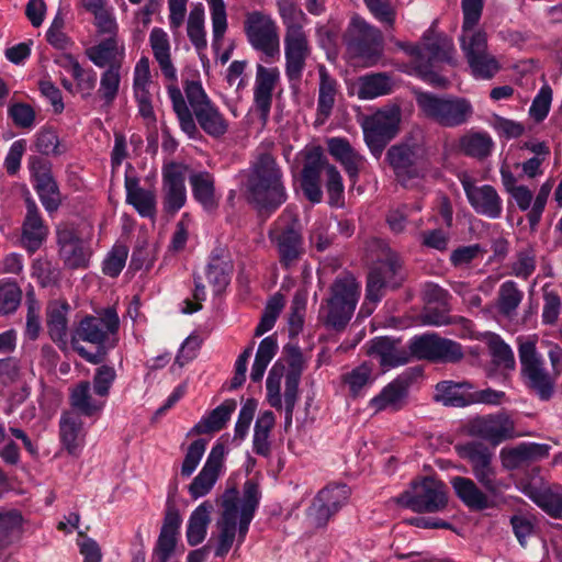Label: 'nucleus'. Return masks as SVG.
Returning a JSON list of instances; mask_svg holds the SVG:
<instances>
[{
    "label": "nucleus",
    "instance_id": "nucleus-63",
    "mask_svg": "<svg viewBox=\"0 0 562 562\" xmlns=\"http://www.w3.org/2000/svg\"><path fill=\"white\" fill-rule=\"evenodd\" d=\"M206 449V441L204 439L194 440L188 448L181 465V475L189 477L196 470L200 461Z\"/></svg>",
    "mask_w": 562,
    "mask_h": 562
},
{
    "label": "nucleus",
    "instance_id": "nucleus-52",
    "mask_svg": "<svg viewBox=\"0 0 562 562\" xmlns=\"http://www.w3.org/2000/svg\"><path fill=\"white\" fill-rule=\"evenodd\" d=\"M61 66L74 77L77 81V87L82 91L83 97L91 94L95 87L97 74L90 69L85 70L80 64L70 55L63 58Z\"/></svg>",
    "mask_w": 562,
    "mask_h": 562
},
{
    "label": "nucleus",
    "instance_id": "nucleus-42",
    "mask_svg": "<svg viewBox=\"0 0 562 562\" xmlns=\"http://www.w3.org/2000/svg\"><path fill=\"white\" fill-rule=\"evenodd\" d=\"M236 401L226 400L207 416L203 417L194 427L196 434H211L220 431L229 420L233 412L236 409Z\"/></svg>",
    "mask_w": 562,
    "mask_h": 562
},
{
    "label": "nucleus",
    "instance_id": "nucleus-29",
    "mask_svg": "<svg viewBox=\"0 0 562 562\" xmlns=\"http://www.w3.org/2000/svg\"><path fill=\"white\" fill-rule=\"evenodd\" d=\"M368 353L379 360L383 368H394L409 361V349L391 337H375L370 341Z\"/></svg>",
    "mask_w": 562,
    "mask_h": 562
},
{
    "label": "nucleus",
    "instance_id": "nucleus-57",
    "mask_svg": "<svg viewBox=\"0 0 562 562\" xmlns=\"http://www.w3.org/2000/svg\"><path fill=\"white\" fill-rule=\"evenodd\" d=\"M536 251L532 247L519 250L509 265V274L527 280L536 270Z\"/></svg>",
    "mask_w": 562,
    "mask_h": 562
},
{
    "label": "nucleus",
    "instance_id": "nucleus-27",
    "mask_svg": "<svg viewBox=\"0 0 562 562\" xmlns=\"http://www.w3.org/2000/svg\"><path fill=\"white\" fill-rule=\"evenodd\" d=\"M328 153L344 167L349 180L356 184L360 171L363 169L366 158L360 155L348 140L331 137L327 140Z\"/></svg>",
    "mask_w": 562,
    "mask_h": 562
},
{
    "label": "nucleus",
    "instance_id": "nucleus-58",
    "mask_svg": "<svg viewBox=\"0 0 562 562\" xmlns=\"http://www.w3.org/2000/svg\"><path fill=\"white\" fill-rule=\"evenodd\" d=\"M22 291L18 283L9 278L0 280V313H13L20 305Z\"/></svg>",
    "mask_w": 562,
    "mask_h": 562
},
{
    "label": "nucleus",
    "instance_id": "nucleus-12",
    "mask_svg": "<svg viewBox=\"0 0 562 562\" xmlns=\"http://www.w3.org/2000/svg\"><path fill=\"white\" fill-rule=\"evenodd\" d=\"M409 358L429 360L432 362H458L463 358L459 342L442 338L435 333L414 336L408 344Z\"/></svg>",
    "mask_w": 562,
    "mask_h": 562
},
{
    "label": "nucleus",
    "instance_id": "nucleus-46",
    "mask_svg": "<svg viewBox=\"0 0 562 562\" xmlns=\"http://www.w3.org/2000/svg\"><path fill=\"white\" fill-rule=\"evenodd\" d=\"M493 148L494 142L486 132H470L460 138V149L471 157L485 158Z\"/></svg>",
    "mask_w": 562,
    "mask_h": 562
},
{
    "label": "nucleus",
    "instance_id": "nucleus-16",
    "mask_svg": "<svg viewBox=\"0 0 562 562\" xmlns=\"http://www.w3.org/2000/svg\"><path fill=\"white\" fill-rule=\"evenodd\" d=\"M350 490L346 484H331L322 488L307 509L308 519L317 527L327 525L348 502Z\"/></svg>",
    "mask_w": 562,
    "mask_h": 562
},
{
    "label": "nucleus",
    "instance_id": "nucleus-13",
    "mask_svg": "<svg viewBox=\"0 0 562 562\" xmlns=\"http://www.w3.org/2000/svg\"><path fill=\"white\" fill-rule=\"evenodd\" d=\"M348 48L366 63L373 64L383 50L382 33L360 16H353L345 34Z\"/></svg>",
    "mask_w": 562,
    "mask_h": 562
},
{
    "label": "nucleus",
    "instance_id": "nucleus-18",
    "mask_svg": "<svg viewBox=\"0 0 562 562\" xmlns=\"http://www.w3.org/2000/svg\"><path fill=\"white\" fill-rule=\"evenodd\" d=\"M467 199L472 209L488 218H499L503 213V200L493 186H477L468 175L460 177Z\"/></svg>",
    "mask_w": 562,
    "mask_h": 562
},
{
    "label": "nucleus",
    "instance_id": "nucleus-7",
    "mask_svg": "<svg viewBox=\"0 0 562 562\" xmlns=\"http://www.w3.org/2000/svg\"><path fill=\"white\" fill-rule=\"evenodd\" d=\"M361 293L360 283L350 273L338 276L329 288L328 297L321 307L325 324L342 329L351 319Z\"/></svg>",
    "mask_w": 562,
    "mask_h": 562
},
{
    "label": "nucleus",
    "instance_id": "nucleus-2",
    "mask_svg": "<svg viewBox=\"0 0 562 562\" xmlns=\"http://www.w3.org/2000/svg\"><path fill=\"white\" fill-rule=\"evenodd\" d=\"M184 92L176 86L168 88L172 109L177 115L181 131L189 138L195 139L200 128L210 137L220 138L228 131L229 123L215 103L209 98L200 81H187Z\"/></svg>",
    "mask_w": 562,
    "mask_h": 562
},
{
    "label": "nucleus",
    "instance_id": "nucleus-10",
    "mask_svg": "<svg viewBox=\"0 0 562 562\" xmlns=\"http://www.w3.org/2000/svg\"><path fill=\"white\" fill-rule=\"evenodd\" d=\"M395 502L415 513L442 512L448 504L446 485L434 477H424L413 482L408 490L395 498Z\"/></svg>",
    "mask_w": 562,
    "mask_h": 562
},
{
    "label": "nucleus",
    "instance_id": "nucleus-28",
    "mask_svg": "<svg viewBox=\"0 0 562 562\" xmlns=\"http://www.w3.org/2000/svg\"><path fill=\"white\" fill-rule=\"evenodd\" d=\"M273 240L280 262L286 268L294 266L304 252L303 238L295 221L281 228Z\"/></svg>",
    "mask_w": 562,
    "mask_h": 562
},
{
    "label": "nucleus",
    "instance_id": "nucleus-6",
    "mask_svg": "<svg viewBox=\"0 0 562 562\" xmlns=\"http://www.w3.org/2000/svg\"><path fill=\"white\" fill-rule=\"evenodd\" d=\"M246 195L259 211L271 212L285 202L282 171L270 154H261L252 164L246 183Z\"/></svg>",
    "mask_w": 562,
    "mask_h": 562
},
{
    "label": "nucleus",
    "instance_id": "nucleus-45",
    "mask_svg": "<svg viewBox=\"0 0 562 562\" xmlns=\"http://www.w3.org/2000/svg\"><path fill=\"white\" fill-rule=\"evenodd\" d=\"M547 449L544 446L538 443H521L516 448L501 452L503 465L507 469H516L525 461L544 456Z\"/></svg>",
    "mask_w": 562,
    "mask_h": 562
},
{
    "label": "nucleus",
    "instance_id": "nucleus-20",
    "mask_svg": "<svg viewBox=\"0 0 562 562\" xmlns=\"http://www.w3.org/2000/svg\"><path fill=\"white\" fill-rule=\"evenodd\" d=\"M226 453L227 450L222 442H216L212 447L203 468L189 485V494L193 499L203 497L212 491L223 471Z\"/></svg>",
    "mask_w": 562,
    "mask_h": 562
},
{
    "label": "nucleus",
    "instance_id": "nucleus-36",
    "mask_svg": "<svg viewBox=\"0 0 562 562\" xmlns=\"http://www.w3.org/2000/svg\"><path fill=\"white\" fill-rule=\"evenodd\" d=\"M70 405L77 412L85 416H93L102 411L105 400L101 398L91 391L88 381H82L70 390Z\"/></svg>",
    "mask_w": 562,
    "mask_h": 562
},
{
    "label": "nucleus",
    "instance_id": "nucleus-5",
    "mask_svg": "<svg viewBox=\"0 0 562 562\" xmlns=\"http://www.w3.org/2000/svg\"><path fill=\"white\" fill-rule=\"evenodd\" d=\"M119 327L120 318L113 307L85 316L72 333L71 346L88 362L101 363L106 350L116 346Z\"/></svg>",
    "mask_w": 562,
    "mask_h": 562
},
{
    "label": "nucleus",
    "instance_id": "nucleus-17",
    "mask_svg": "<svg viewBox=\"0 0 562 562\" xmlns=\"http://www.w3.org/2000/svg\"><path fill=\"white\" fill-rule=\"evenodd\" d=\"M406 52L414 58L415 67L422 63L434 66L438 63L453 64L456 53L450 38L440 34H425L418 45L408 46Z\"/></svg>",
    "mask_w": 562,
    "mask_h": 562
},
{
    "label": "nucleus",
    "instance_id": "nucleus-35",
    "mask_svg": "<svg viewBox=\"0 0 562 562\" xmlns=\"http://www.w3.org/2000/svg\"><path fill=\"white\" fill-rule=\"evenodd\" d=\"M125 188L126 202L133 205L140 216L155 217L157 212L156 192L142 188L137 179L128 177L125 179Z\"/></svg>",
    "mask_w": 562,
    "mask_h": 562
},
{
    "label": "nucleus",
    "instance_id": "nucleus-1",
    "mask_svg": "<svg viewBox=\"0 0 562 562\" xmlns=\"http://www.w3.org/2000/svg\"><path fill=\"white\" fill-rule=\"evenodd\" d=\"M459 456L467 460L476 482L465 476H454L450 483L459 499L470 509L484 510L496 507L504 499L509 482L498 476L493 464V451L481 442H468L457 447Z\"/></svg>",
    "mask_w": 562,
    "mask_h": 562
},
{
    "label": "nucleus",
    "instance_id": "nucleus-33",
    "mask_svg": "<svg viewBox=\"0 0 562 562\" xmlns=\"http://www.w3.org/2000/svg\"><path fill=\"white\" fill-rule=\"evenodd\" d=\"M59 436L65 449L71 456H78L85 445V431L80 416L75 412H65L59 420Z\"/></svg>",
    "mask_w": 562,
    "mask_h": 562
},
{
    "label": "nucleus",
    "instance_id": "nucleus-19",
    "mask_svg": "<svg viewBox=\"0 0 562 562\" xmlns=\"http://www.w3.org/2000/svg\"><path fill=\"white\" fill-rule=\"evenodd\" d=\"M188 169L183 164L171 162L162 170V203L167 213H177L187 202Z\"/></svg>",
    "mask_w": 562,
    "mask_h": 562
},
{
    "label": "nucleus",
    "instance_id": "nucleus-64",
    "mask_svg": "<svg viewBox=\"0 0 562 562\" xmlns=\"http://www.w3.org/2000/svg\"><path fill=\"white\" fill-rule=\"evenodd\" d=\"M116 378V373L113 367L101 366L95 370L93 376V393L94 395L106 398L110 389Z\"/></svg>",
    "mask_w": 562,
    "mask_h": 562
},
{
    "label": "nucleus",
    "instance_id": "nucleus-49",
    "mask_svg": "<svg viewBox=\"0 0 562 562\" xmlns=\"http://www.w3.org/2000/svg\"><path fill=\"white\" fill-rule=\"evenodd\" d=\"M212 22V47L218 52L227 31V12L224 0H206Z\"/></svg>",
    "mask_w": 562,
    "mask_h": 562
},
{
    "label": "nucleus",
    "instance_id": "nucleus-9",
    "mask_svg": "<svg viewBox=\"0 0 562 562\" xmlns=\"http://www.w3.org/2000/svg\"><path fill=\"white\" fill-rule=\"evenodd\" d=\"M416 101L426 117L445 127L460 126L473 114L471 103L464 98H439L429 92H420Z\"/></svg>",
    "mask_w": 562,
    "mask_h": 562
},
{
    "label": "nucleus",
    "instance_id": "nucleus-24",
    "mask_svg": "<svg viewBox=\"0 0 562 562\" xmlns=\"http://www.w3.org/2000/svg\"><path fill=\"white\" fill-rule=\"evenodd\" d=\"M57 244L59 257L64 265L69 269H80L88 267L90 259V248L75 229L70 227H59L57 229Z\"/></svg>",
    "mask_w": 562,
    "mask_h": 562
},
{
    "label": "nucleus",
    "instance_id": "nucleus-14",
    "mask_svg": "<svg viewBox=\"0 0 562 562\" xmlns=\"http://www.w3.org/2000/svg\"><path fill=\"white\" fill-rule=\"evenodd\" d=\"M401 269L398 255L389 247L383 248L381 257L368 276L367 300L376 303L383 296L384 289L397 288L403 280Z\"/></svg>",
    "mask_w": 562,
    "mask_h": 562
},
{
    "label": "nucleus",
    "instance_id": "nucleus-41",
    "mask_svg": "<svg viewBox=\"0 0 562 562\" xmlns=\"http://www.w3.org/2000/svg\"><path fill=\"white\" fill-rule=\"evenodd\" d=\"M212 510V503L206 501L191 513L187 527V540L190 546H196L204 540Z\"/></svg>",
    "mask_w": 562,
    "mask_h": 562
},
{
    "label": "nucleus",
    "instance_id": "nucleus-44",
    "mask_svg": "<svg viewBox=\"0 0 562 562\" xmlns=\"http://www.w3.org/2000/svg\"><path fill=\"white\" fill-rule=\"evenodd\" d=\"M319 89L317 100V112L324 119H327L335 104L337 93V81L327 71L324 65L318 67Z\"/></svg>",
    "mask_w": 562,
    "mask_h": 562
},
{
    "label": "nucleus",
    "instance_id": "nucleus-11",
    "mask_svg": "<svg viewBox=\"0 0 562 562\" xmlns=\"http://www.w3.org/2000/svg\"><path fill=\"white\" fill-rule=\"evenodd\" d=\"M245 33L250 46L267 58L279 57L280 37L277 22L270 14L252 11L246 15Z\"/></svg>",
    "mask_w": 562,
    "mask_h": 562
},
{
    "label": "nucleus",
    "instance_id": "nucleus-60",
    "mask_svg": "<svg viewBox=\"0 0 562 562\" xmlns=\"http://www.w3.org/2000/svg\"><path fill=\"white\" fill-rule=\"evenodd\" d=\"M325 176V188L328 194L329 204L334 206L341 205L345 186L339 170L334 165H326Z\"/></svg>",
    "mask_w": 562,
    "mask_h": 562
},
{
    "label": "nucleus",
    "instance_id": "nucleus-23",
    "mask_svg": "<svg viewBox=\"0 0 562 562\" xmlns=\"http://www.w3.org/2000/svg\"><path fill=\"white\" fill-rule=\"evenodd\" d=\"M471 434L493 445H498L515 437V424L506 413L477 417L471 422Z\"/></svg>",
    "mask_w": 562,
    "mask_h": 562
},
{
    "label": "nucleus",
    "instance_id": "nucleus-59",
    "mask_svg": "<svg viewBox=\"0 0 562 562\" xmlns=\"http://www.w3.org/2000/svg\"><path fill=\"white\" fill-rule=\"evenodd\" d=\"M542 324L549 326L557 325L562 311V300L559 293L552 289H549L548 285H544L542 288Z\"/></svg>",
    "mask_w": 562,
    "mask_h": 562
},
{
    "label": "nucleus",
    "instance_id": "nucleus-51",
    "mask_svg": "<svg viewBox=\"0 0 562 562\" xmlns=\"http://www.w3.org/2000/svg\"><path fill=\"white\" fill-rule=\"evenodd\" d=\"M372 367L362 363L342 375V382L348 386L352 397L360 396L363 391L373 383Z\"/></svg>",
    "mask_w": 562,
    "mask_h": 562
},
{
    "label": "nucleus",
    "instance_id": "nucleus-43",
    "mask_svg": "<svg viewBox=\"0 0 562 562\" xmlns=\"http://www.w3.org/2000/svg\"><path fill=\"white\" fill-rule=\"evenodd\" d=\"M524 292L513 280L503 282L497 293V311L506 318H513L517 314V310L522 302Z\"/></svg>",
    "mask_w": 562,
    "mask_h": 562
},
{
    "label": "nucleus",
    "instance_id": "nucleus-53",
    "mask_svg": "<svg viewBox=\"0 0 562 562\" xmlns=\"http://www.w3.org/2000/svg\"><path fill=\"white\" fill-rule=\"evenodd\" d=\"M486 344L492 356L493 362L504 369L514 370L516 366L515 356L499 335L490 333L486 335Z\"/></svg>",
    "mask_w": 562,
    "mask_h": 562
},
{
    "label": "nucleus",
    "instance_id": "nucleus-15",
    "mask_svg": "<svg viewBox=\"0 0 562 562\" xmlns=\"http://www.w3.org/2000/svg\"><path fill=\"white\" fill-rule=\"evenodd\" d=\"M397 109L378 111L362 123L363 136L371 154L379 158L386 144L397 134L400 124Z\"/></svg>",
    "mask_w": 562,
    "mask_h": 562
},
{
    "label": "nucleus",
    "instance_id": "nucleus-26",
    "mask_svg": "<svg viewBox=\"0 0 562 562\" xmlns=\"http://www.w3.org/2000/svg\"><path fill=\"white\" fill-rule=\"evenodd\" d=\"M26 214L22 225L21 244L31 254L35 252L47 238L48 227L44 223L34 200L25 201Z\"/></svg>",
    "mask_w": 562,
    "mask_h": 562
},
{
    "label": "nucleus",
    "instance_id": "nucleus-8",
    "mask_svg": "<svg viewBox=\"0 0 562 562\" xmlns=\"http://www.w3.org/2000/svg\"><path fill=\"white\" fill-rule=\"evenodd\" d=\"M517 341L524 384L540 401H550L555 391L557 378L547 371L536 348V337H518Z\"/></svg>",
    "mask_w": 562,
    "mask_h": 562
},
{
    "label": "nucleus",
    "instance_id": "nucleus-55",
    "mask_svg": "<svg viewBox=\"0 0 562 562\" xmlns=\"http://www.w3.org/2000/svg\"><path fill=\"white\" fill-rule=\"evenodd\" d=\"M120 83V66L109 67L105 71L102 72L98 95L103 101L105 106H111L113 104L119 94Z\"/></svg>",
    "mask_w": 562,
    "mask_h": 562
},
{
    "label": "nucleus",
    "instance_id": "nucleus-31",
    "mask_svg": "<svg viewBox=\"0 0 562 562\" xmlns=\"http://www.w3.org/2000/svg\"><path fill=\"white\" fill-rule=\"evenodd\" d=\"M148 43L165 78L171 81L177 80V69L171 58V43L168 33L161 27H153Z\"/></svg>",
    "mask_w": 562,
    "mask_h": 562
},
{
    "label": "nucleus",
    "instance_id": "nucleus-25",
    "mask_svg": "<svg viewBox=\"0 0 562 562\" xmlns=\"http://www.w3.org/2000/svg\"><path fill=\"white\" fill-rule=\"evenodd\" d=\"M280 79L278 67L256 66L254 85V105L259 112L260 120L265 124L269 117L272 104V94Z\"/></svg>",
    "mask_w": 562,
    "mask_h": 562
},
{
    "label": "nucleus",
    "instance_id": "nucleus-34",
    "mask_svg": "<svg viewBox=\"0 0 562 562\" xmlns=\"http://www.w3.org/2000/svg\"><path fill=\"white\" fill-rule=\"evenodd\" d=\"M471 389L468 382L441 381L436 385L435 400L445 406L464 407L475 403Z\"/></svg>",
    "mask_w": 562,
    "mask_h": 562
},
{
    "label": "nucleus",
    "instance_id": "nucleus-21",
    "mask_svg": "<svg viewBox=\"0 0 562 562\" xmlns=\"http://www.w3.org/2000/svg\"><path fill=\"white\" fill-rule=\"evenodd\" d=\"M424 156V148L417 144L395 145L392 146L386 154L390 165L404 186H407L406 176L408 178L419 176V168L423 165Z\"/></svg>",
    "mask_w": 562,
    "mask_h": 562
},
{
    "label": "nucleus",
    "instance_id": "nucleus-62",
    "mask_svg": "<svg viewBox=\"0 0 562 562\" xmlns=\"http://www.w3.org/2000/svg\"><path fill=\"white\" fill-rule=\"evenodd\" d=\"M128 249L125 245H114L103 260V273L111 278L117 277L125 267Z\"/></svg>",
    "mask_w": 562,
    "mask_h": 562
},
{
    "label": "nucleus",
    "instance_id": "nucleus-22",
    "mask_svg": "<svg viewBox=\"0 0 562 562\" xmlns=\"http://www.w3.org/2000/svg\"><path fill=\"white\" fill-rule=\"evenodd\" d=\"M326 162L323 149L319 146L306 148L304 150V166L302 169L301 186L305 196L313 203H319L323 198L321 187V173Z\"/></svg>",
    "mask_w": 562,
    "mask_h": 562
},
{
    "label": "nucleus",
    "instance_id": "nucleus-4",
    "mask_svg": "<svg viewBox=\"0 0 562 562\" xmlns=\"http://www.w3.org/2000/svg\"><path fill=\"white\" fill-rule=\"evenodd\" d=\"M276 3L284 26L285 75L290 82H299L312 53L308 33L305 30L310 19L295 0H276Z\"/></svg>",
    "mask_w": 562,
    "mask_h": 562
},
{
    "label": "nucleus",
    "instance_id": "nucleus-50",
    "mask_svg": "<svg viewBox=\"0 0 562 562\" xmlns=\"http://www.w3.org/2000/svg\"><path fill=\"white\" fill-rule=\"evenodd\" d=\"M459 43L465 60H469L488 49L487 34L480 27L461 30Z\"/></svg>",
    "mask_w": 562,
    "mask_h": 562
},
{
    "label": "nucleus",
    "instance_id": "nucleus-48",
    "mask_svg": "<svg viewBox=\"0 0 562 562\" xmlns=\"http://www.w3.org/2000/svg\"><path fill=\"white\" fill-rule=\"evenodd\" d=\"M276 424V418L272 412H262L254 428L252 449L257 454L267 457L270 453L269 436Z\"/></svg>",
    "mask_w": 562,
    "mask_h": 562
},
{
    "label": "nucleus",
    "instance_id": "nucleus-56",
    "mask_svg": "<svg viewBox=\"0 0 562 562\" xmlns=\"http://www.w3.org/2000/svg\"><path fill=\"white\" fill-rule=\"evenodd\" d=\"M535 503L551 516L558 518L562 515V487L554 486L538 491L531 495Z\"/></svg>",
    "mask_w": 562,
    "mask_h": 562
},
{
    "label": "nucleus",
    "instance_id": "nucleus-61",
    "mask_svg": "<svg viewBox=\"0 0 562 562\" xmlns=\"http://www.w3.org/2000/svg\"><path fill=\"white\" fill-rule=\"evenodd\" d=\"M284 306L283 296L276 294L272 296L265 308L262 317L256 327L255 335L257 337L262 336L269 331L276 324V321Z\"/></svg>",
    "mask_w": 562,
    "mask_h": 562
},
{
    "label": "nucleus",
    "instance_id": "nucleus-38",
    "mask_svg": "<svg viewBox=\"0 0 562 562\" xmlns=\"http://www.w3.org/2000/svg\"><path fill=\"white\" fill-rule=\"evenodd\" d=\"M204 22V8L201 3H198L191 9L189 13L187 34L201 60L206 58L205 49L207 47Z\"/></svg>",
    "mask_w": 562,
    "mask_h": 562
},
{
    "label": "nucleus",
    "instance_id": "nucleus-40",
    "mask_svg": "<svg viewBox=\"0 0 562 562\" xmlns=\"http://www.w3.org/2000/svg\"><path fill=\"white\" fill-rule=\"evenodd\" d=\"M124 47L119 46L116 37H108L87 49L88 58L100 68L120 66L117 57L123 56Z\"/></svg>",
    "mask_w": 562,
    "mask_h": 562
},
{
    "label": "nucleus",
    "instance_id": "nucleus-37",
    "mask_svg": "<svg viewBox=\"0 0 562 562\" xmlns=\"http://www.w3.org/2000/svg\"><path fill=\"white\" fill-rule=\"evenodd\" d=\"M189 183L194 200L200 203L205 211H212L217 207L218 200L215 195L214 178L210 172L195 171L190 173Z\"/></svg>",
    "mask_w": 562,
    "mask_h": 562
},
{
    "label": "nucleus",
    "instance_id": "nucleus-30",
    "mask_svg": "<svg viewBox=\"0 0 562 562\" xmlns=\"http://www.w3.org/2000/svg\"><path fill=\"white\" fill-rule=\"evenodd\" d=\"M407 394L408 381L400 376L385 385L378 395L372 397L369 402V407L372 408L374 413L382 411H400L406 404Z\"/></svg>",
    "mask_w": 562,
    "mask_h": 562
},
{
    "label": "nucleus",
    "instance_id": "nucleus-47",
    "mask_svg": "<svg viewBox=\"0 0 562 562\" xmlns=\"http://www.w3.org/2000/svg\"><path fill=\"white\" fill-rule=\"evenodd\" d=\"M392 91V81L385 74H372L359 79L358 97L362 100H372Z\"/></svg>",
    "mask_w": 562,
    "mask_h": 562
},
{
    "label": "nucleus",
    "instance_id": "nucleus-39",
    "mask_svg": "<svg viewBox=\"0 0 562 562\" xmlns=\"http://www.w3.org/2000/svg\"><path fill=\"white\" fill-rule=\"evenodd\" d=\"M69 304L67 302L54 301L47 306V327L53 341L65 344L68 333Z\"/></svg>",
    "mask_w": 562,
    "mask_h": 562
},
{
    "label": "nucleus",
    "instance_id": "nucleus-32",
    "mask_svg": "<svg viewBox=\"0 0 562 562\" xmlns=\"http://www.w3.org/2000/svg\"><path fill=\"white\" fill-rule=\"evenodd\" d=\"M31 171L35 181V191L38 194L43 206L48 213L57 211L61 201L60 193L50 172L45 166H36L35 162H32Z\"/></svg>",
    "mask_w": 562,
    "mask_h": 562
},
{
    "label": "nucleus",
    "instance_id": "nucleus-3",
    "mask_svg": "<svg viewBox=\"0 0 562 562\" xmlns=\"http://www.w3.org/2000/svg\"><path fill=\"white\" fill-rule=\"evenodd\" d=\"M261 492L254 480H247L243 486V496L235 487L227 488L221 497L222 513L216 522L218 529L215 557H225L235 540L240 546L248 532L249 525L259 506Z\"/></svg>",
    "mask_w": 562,
    "mask_h": 562
},
{
    "label": "nucleus",
    "instance_id": "nucleus-54",
    "mask_svg": "<svg viewBox=\"0 0 562 562\" xmlns=\"http://www.w3.org/2000/svg\"><path fill=\"white\" fill-rule=\"evenodd\" d=\"M471 75L475 79H492L501 69L498 59L487 49L486 52L467 60Z\"/></svg>",
    "mask_w": 562,
    "mask_h": 562
}]
</instances>
